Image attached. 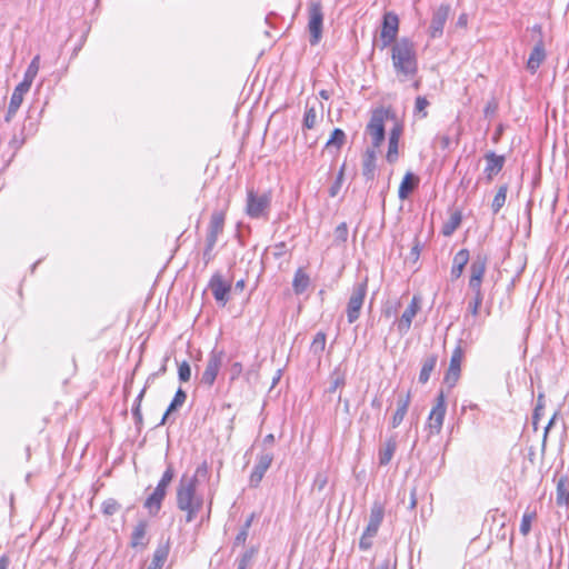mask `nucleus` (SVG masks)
<instances>
[{
  "instance_id": "obj_8",
  "label": "nucleus",
  "mask_w": 569,
  "mask_h": 569,
  "mask_svg": "<svg viewBox=\"0 0 569 569\" xmlns=\"http://www.w3.org/2000/svg\"><path fill=\"white\" fill-rule=\"evenodd\" d=\"M273 461V452L262 449L256 457V465L249 477V486L257 488Z\"/></svg>"
},
{
  "instance_id": "obj_17",
  "label": "nucleus",
  "mask_w": 569,
  "mask_h": 569,
  "mask_svg": "<svg viewBox=\"0 0 569 569\" xmlns=\"http://www.w3.org/2000/svg\"><path fill=\"white\" fill-rule=\"evenodd\" d=\"M31 86L20 82L13 90L10 102L8 106L7 114L4 117L6 122H10L19 110L24 94L30 90Z\"/></svg>"
},
{
  "instance_id": "obj_31",
  "label": "nucleus",
  "mask_w": 569,
  "mask_h": 569,
  "mask_svg": "<svg viewBox=\"0 0 569 569\" xmlns=\"http://www.w3.org/2000/svg\"><path fill=\"white\" fill-rule=\"evenodd\" d=\"M186 399H187V393L186 391H183L181 388H179L171 401V403L169 405L167 411L164 412L161 421L159 425H164L170 416L171 412L176 411L177 409H179L180 407H182V405L186 402Z\"/></svg>"
},
{
  "instance_id": "obj_16",
  "label": "nucleus",
  "mask_w": 569,
  "mask_h": 569,
  "mask_svg": "<svg viewBox=\"0 0 569 569\" xmlns=\"http://www.w3.org/2000/svg\"><path fill=\"white\" fill-rule=\"evenodd\" d=\"M420 302L421 300L418 296L412 297L411 302L398 320L397 330L399 333L405 335L410 330L412 320L420 310Z\"/></svg>"
},
{
  "instance_id": "obj_14",
  "label": "nucleus",
  "mask_w": 569,
  "mask_h": 569,
  "mask_svg": "<svg viewBox=\"0 0 569 569\" xmlns=\"http://www.w3.org/2000/svg\"><path fill=\"white\" fill-rule=\"evenodd\" d=\"M447 411L446 398L442 391L436 398V403L432 407L429 417L428 426L431 431L439 433L442 429L445 416Z\"/></svg>"
},
{
  "instance_id": "obj_49",
  "label": "nucleus",
  "mask_w": 569,
  "mask_h": 569,
  "mask_svg": "<svg viewBox=\"0 0 569 569\" xmlns=\"http://www.w3.org/2000/svg\"><path fill=\"white\" fill-rule=\"evenodd\" d=\"M328 485V476L325 472H318L312 483V490L322 491Z\"/></svg>"
},
{
  "instance_id": "obj_63",
  "label": "nucleus",
  "mask_w": 569,
  "mask_h": 569,
  "mask_svg": "<svg viewBox=\"0 0 569 569\" xmlns=\"http://www.w3.org/2000/svg\"><path fill=\"white\" fill-rule=\"evenodd\" d=\"M376 569H395L391 567L390 562L388 560L379 563Z\"/></svg>"
},
{
  "instance_id": "obj_45",
  "label": "nucleus",
  "mask_w": 569,
  "mask_h": 569,
  "mask_svg": "<svg viewBox=\"0 0 569 569\" xmlns=\"http://www.w3.org/2000/svg\"><path fill=\"white\" fill-rule=\"evenodd\" d=\"M472 291L475 293V297H473L472 301L469 302L468 310L470 311V313L472 316L476 317L479 313V309H480V306L483 300V295H482L481 290H472Z\"/></svg>"
},
{
  "instance_id": "obj_32",
  "label": "nucleus",
  "mask_w": 569,
  "mask_h": 569,
  "mask_svg": "<svg viewBox=\"0 0 569 569\" xmlns=\"http://www.w3.org/2000/svg\"><path fill=\"white\" fill-rule=\"evenodd\" d=\"M309 284H310L309 276L301 268H299L296 271L293 281H292V288H293L295 293L296 295L303 293L307 290V288L309 287Z\"/></svg>"
},
{
  "instance_id": "obj_29",
  "label": "nucleus",
  "mask_w": 569,
  "mask_h": 569,
  "mask_svg": "<svg viewBox=\"0 0 569 569\" xmlns=\"http://www.w3.org/2000/svg\"><path fill=\"white\" fill-rule=\"evenodd\" d=\"M438 361L437 355H429L422 361V367L419 373V382L427 383L430 379L431 372L435 370Z\"/></svg>"
},
{
  "instance_id": "obj_50",
  "label": "nucleus",
  "mask_w": 569,
  "mask_h": 569,
  "mask_svg": "<svg viewBox=\"0 0 569 569\" xmlns=\"http://www.w3.org/2000/svg\"><path fill=\"white\" fill-rule=\"evenodd\" d=\"M178 376L179 380L182 382H187L191 377V368L187 361H182L178 367Z\"/></svg>"
},
{
  "instance_id": "obj_62",
  "label": "nucleus",
  "mask_w": 569,
  "mask_h": 569,
  "mask_svg": "<svg viewBox=\"0 0 569 569\" xmlns=\"http://www.w3.org/2000/svg\"><path fill=\"white\" fill-rule=\"evenodd\" d=\"M397 312V308H392V307H387L385 310H383V313L386 317H391L393 315H396Z\"/></svg>"
},
{
  "instance_id": "obj_39",
  "label": "nucleus",
  "mask_w": 569,
  "mask_h": 569,
  "mask_svg": "<svg viewBox=\"0 0 569 569\" xmlns=\"http://www.w3.org/2000/svg\"><path fill=\"white\" fill-rule=\"evenodd\" d=\"M557 503L569 505V481L560 480L557 485Z\"/></svg>"
},
{
  "instance_id": "obj_64",
  "label": "nucleus",
  "mask_w": 569,
  "mask_h": 569,
  "mask_svg": "<svg viewBox=\"0 0 569 569\" xmlns=\"http://www.w3.org/2000/svg\"><path fill=\"white\" fill-rule=\"evenodd\" d=\"M8 566H9V560L7 557H1L0 558V569H8Z\"/></svg>"
},
{
  "instance_id": "obj_26",
  "label": "nucleus",
  "mask_w": 569,
  "mask_h": 569,
  "mask_svg": "<svg viewBox=\"0 0 569 569\" xmlns=\"http://www.w3.org/2000/svg\"><path fill=\"white\" fill-rule=\"evenodd\" d=\"M469 261V251L467 249L459 250L452 260L451 278L458 279L461 277L466 264Z\"/></svg>"
},
{
  "instance_id": "obj_42",
  "label": "nucleus",
  "mask_w": 569,
  "mask_h": 569,
  "mask_svg": "<svg viewBox=\"0 0 569 569\" xmlns=\"http://www.w3.org/2000/svg\"><path fill=\"white\" fill-rule=\"evenodd\" d=\"M146 393V387L139 392V395L136 398L134 406L132 408V416L136 420V425L140 426L142 425V413H141V402Z\"/></svg>"
},
{
  "instance_id": "obj_44",
  "label": "nucleus",
  "mask_w": 569,
  "mask_h": 569,
  "mask_svg": "<svg viewBox=\"0 0 569 569\" xmlns=\"http://www.w3.org/2000/svg\"><path fill=\"white\" fill-rule=\"evenodd\" d=\"M173 477H174V470H173L172 466L169 465L167 467L166 471L162 473V477L159 480L156 488H160V490H162L167 493V488L171 483Z\"/></svg>"
},
{
  "instance_id": "obj_46",
  "label": "nucleus",
  "mask_w": 569,
  "mask_h": 569,
  "mask_svg": "<svg viewBox=\"0 0 569 569\" xmlns=\"http://www.w3.org/2000/svg\"><path fill=\"white\" fill-rule=\"evenodd\" d=\"M335 242L338 244L345 243L348 239V227L346 222L337 226L333 232Z\"/></svg>"
},
{
  "instance_id": "obj_21",
  "label": "nucleus",
  "mask_w": 569,
  "mask_h": 569,
  "mask_svg": "<svg viewBox=\"0 0 569 569\" xmlns=\"http://www.w3.org/2000/svg\"><path fill=\"white\" fill-rule=\"evenodd\" d=\"M485 158L487 161L485 173L487 174L488 180H491L503 168L505 157L497 156L495 152L490 151L485 156Z\"/></svg>"
},
{
  "instance_id": "obj_19",
  "label": "nucleus",
  "mask_w": 569,
  "mask_h": 569,
  "mask_svg": "<svg viewBox=\"0 0 569 569\" xmlns=\"http://www.w3.org/2000/svg\"><path fill=\"white\" fill-rule=\"evenodd\" d=\"M401 132L402 129L400 126H395L389 132L388 151L386 154V159L389 163H395L398 160V147Z\"/></svg>"
},
{
  "instance_id": "obj_9",
  "label": "nucleus",
  "mask_w": 569,
  "mask_h": 569,
  "mask_svg": "<svg viewBox=\"0 0 569 569\" xmlns=\"http://www.w3.org/2000/svg\"><path fill=\"white\" fill-rule=\"evenodd\" d=\"M224 353L222 350L213 349L207 360L206 369L201 375L200 383L211 387L221 369Z\"/></svg>"
},
{
  "instance_id": "obj_3",
  "label": "nucleus",
  "mask_w": 569,
  "mask_h": 569,
  "mask_svg": "<svg viewBox=\"0 0 569 569\" xmlns=\"http://www.w3.org/2000/svg\"><path fill=\"white\" fill-rule=\"evenodd\" d=\"M388 118V112L383 109H376L372 111L370 120L366 127V134L370 137L371 147L369 149H379L386 139L385 122Z\"/></svg>"
},
{
  "instance_id": "obj_11",
  "label": "nucleus",
  "mask_w": 569,
  "mask_h": 569,
  "mask_svg": "<svg viewBox=\"0 0 569 569\" xmlns=\"http://www.w3.org/2000/svg\"><path fill=\"white\" fill-rule=\"evenodd\" d=\"M399 29V19L392 12L383 16L382 28L380 32L381 49L392 46L397 40Z\"/></svg>"
},
{
  "instance_id": "obj_48",
  "label": "nucleus",
  "mask_w": 569,
  "mask_h": 569,
  "mask_svg": "<svg viewBox=\"0 0 569 569\" xmlns=\"http://www.w3.org/2000/svg\"><path fill=\"white\" fill-rule=\"evenodd\" d=\"M429 106V101L425 97H417L415 102V113H418L421 116V118L427 117V107Z\"/></svg>"
},
{
  "instance_id": "obj_30",
  "label": "nucleus",
  "mask_w": 569,
  "mask_h": 569,
  "mask_svg": "<svg viewBox=\"0 0 569 569\" xmlns=\"http://www.w3.org/2000/svg\"><path fill=\"white\" fill-rule=\"evenodd\" d=\"M418 183V178L415 177L413 173L411 172H408L400 186H399V190H398V196L400 199L405 200L408 198V196L410 194V192L415 189V187L417 186Z\"/></svg>"
},
{
  "instance_id": "obj_47",
  "label": "nucleus",
  "mask_w": 569,
  "mask_h": 569,
  "mask_svg": "<svg viewBox=\"0 0 569 569\" xmlns=\"http://www.w3.org/2000/svg\"><path fill=\"white\" fill-rule=\"evenodd\" d=\"M346 164L343 163L338 172V176L336 178V181L332 183V186L329 188V196L335 198L338 196L341 184L343 181V173H345Z\"/></svg>"
},
{
  "instance_id": "obj_61",
  "label": "nucleus",
  "mask_w": 569,
  "mask_h": 569,
  "mask_svg": "<svg viewBox=\"0 0 569 569\" xmlns=\"http://www.w3.org/2000/svg\"><path fill=\"white\" fill-rule=\"evenodd\" d=\"M244 286H246L244 280H243V279H240V280H238V281L236 282V284H234V288H233V289H234V291H239V292H241V291L244 289Z\"/></svg>"
},
{
  "instance_id": "obj_20",
  "label": "nucleus",
  "mask_w": 569,
  "mask_h": 569,
  "mask_svg": "<svg viewBox=\"0 0 569 569\" xmlns=\"http://www.w3.org/2000/svg\"><path fill=\"white\" fill-rule=\"evenodd\" d=\"M383 516L385 508L382 503H380L379 501H375L370 509L369 522L366 527L369 533H378L379 527L383 520Z\"/></svg>"
},
{
  "instance_id": "obj_27",
  "label": "nucleus",
  "mask_w": 569,
  "mask_h": 569,
  "mask_svg": "<svg viewBox=\"0 0 569 569\" xmlns=\"http://www.w3.org/2000/svg\"><path fill=\"white\" fill-rule=\"evenodd\" d=\"M166 495L167 493L160 490V488H154L153 492L146 499L144 508L148 509L150 515H157L159 512Z\"/></svg>"
},
{
  "instance_id": "obj_18",
  "label": "nucleus",
  "mask_w": 569,
  "mask_h": 569,
  "mask_svg": "<svg viewBox=\"0 0 569 569\" xmlns=\"http://www.w3.org/2000/svg\"><path fill=\"white\" fill-rule=\"evenodd\" d=\"M449 6L441 4L433 13L431 23H430V36L432 38H438L442 34L443 27L448 19L449 14Z\"/></svg>"
},
{
  "instance_id": "obj_55",
  "label": "nucleus",
  "mask_w": 569,
  "mask_h": 569,
  "mask_svg": "<svg viewBox=\"0 0 569 569\" xmlns=\"http://www.w3.org/2000/svg\"><path fill=\"white\" fill-rule=\"evenodd\" d=\"M248 532L246 529H241L238 535L236 536L234 538V545L236 546H239V545H244L247 538H248Z\"/></svg>"
},
{
  "instance_id": "obj_41",
  "label": "nucleus",
  "mask_w": 569,
  "mask_h": 569,
  "mask_svg": "<svg viewBox=\"0 0 569 569\" xmlns=\"http://www.w3.org/2000/svg\"><path fill=\"white\" fill-rule=\"evenodd\" d=\"M317 123V111L315 106L307 103L303 116V128L313 129Z\"/></svg>"
},
{
  "instance_id": "obj_57",
  "label": "nucleus",
  "mask_w": 569,
  "mask_h": 569,
  "mask_svg": "<svg viewBox=\"0 0 569 569\" xmlns=\"http://www.w3.org/2000/svg\"><path fill=\"white\" fill-rule=\"evenodd\" d=\"M497 110V103L495 101L488 102V104L485 108V114L490 116L493 114Z\"/></svg>"
},
{
  "instance_id": "obj_38",
  "label": "nucleus",
  "mask_w": 569,
  "mask_h": 569,
  "mask_svg": "<svg viewBox=\"0 0 569 569\" xmlns=\"http://www.w3.org/2000/svg\"><path fill=\"white\" fill-rule=\"evenodd\" d=\"M327 337L326 333L320 331L317 332L313 337V340L310 346V351L316 356H321L326 348Z\"/></svg>"
},
{
  "instance_id": "obj_22",
  "label": "nucleus",
  "mask_w": 569,
  "mask_h": 569,
  "mask_svg": "<svg viewBox=\"0 0 569 569\" xmlns=\"http://www.w3.org/2000/svg\"><path fill=\"white\" fill-rule=\"evenodd\" d=\"M377 150L367 149L362 157V176L366 180H373L376 174Z\"/></svg>"
},
{
  "instance_id": "obj_59",
  "label": "nucleus",
  "mask_w": 569,
  "mask_h": 569,
  "mask_svg": "<svg viewBox=\"0 0 569 569\" xmlns=\"http://www.w3.org/2000/svg\"><path fill=\"white\" fill-rule=\"evenodd\" d=\"M231 371H232V375H233V376L241 373V371H242V365H241L240 362H234V363L231 366Z\"/></svg>"
},
{
  "instance_id": "obj_51",
  "label": "nucleus",
  "mask_w": 569,
  "mask_h": 569,
  "mask_svg": "<svg viewBox=\"0 0 569 569\" xmlns=\"http://www.w3.org/2000/svg\"><path fill=\"white\" fill-rule=\"evenodd\" d=\"M377 533L375 532H371L369 533L367 529H365L361 538H360V541H359V548L361 550H368L371 548L372 546V539L376 537Z\"/></svg>"
},
{
  "instance_id": "obj_23",
  "label": "nucleus",
  "mask_w": 569,
  "mask_h": 569,
  "mask_svg": "<svg viewBox=\"0 0 569 569\" xmlns=\"http://www.w3.org/2000/svg\"><path fill=\"white\" fill-rule=\"evenodd\" d=\"M410 391H408L405 396H399L397 400V410L391 419L392 428H397L403 421V418L407 415L408 408L410 406Z\"/></svg>"
},
{
  "instance_id": "obj_4",
  "label": "nucleus",
  "mask_w": 569,
  "mask_h": 569,
  "mask_svg": "<svg viewBox=\"0 0 569 569\" xmlns=\"http://www.w3.org/2000/svg\"><path fill=\"white\" fill-rule=\"evenodd\" d=\"M308 30L310 32V44H318L322 37L323 11L318 0H311L308 4Z\"/></svg>"
},
{
  "instance_id": "obj_52",
  "label": "nucleus",
  "mask_w": 569,
  "mask_h": 569,
  "mask_svg": "<svg viewBox=\"0 0 569 569\" xmlns=\"http://www.w3.org/2000/svg\"><path fill=\"white\" fill-rule=\"evenodd\" d=\"M543 410V395H539L537 399V406L533 411V425H537L538 419L541 416V412Z\"/></svg>"
},
{
  "instance_id": "obj_7",
  "label": "nucleus",
  "mask_w": 569,
  "mask_h": 569,
  "mask_svg": "<svg viewBox=\"0 0 569 569\" xmlns=\"http://www.w3.org/2000/svg\"><path fill=\"white\" fill-rule=\"evenodd\" d=\"M367 295V283H356L352 288L351 296L347 303V319L349 323H353L360 317V312Z\"/></svg>"
},
{
  "instance_id": "obj_10",
  "label": "nucleus",
  "mask_w": 569,
  "mask_h": 569,
  "mask_svg": "<svg viewBox=\"0 0 569 569\" xmlns=\"http://www.w3.org/2000/svg\"><path fill=\"white\" fill-rule=\"evenodd\" d=\"M532 31L538 33V40L532 48L527 61V69L530 73H536L541 63L546 60V49L542 39V28L540 24H535Z\"/></svg>"
},
{
  "instance_id": "obj_36",
  "label": "nucleus",
  "mask_w": 569,
  "mask_h": 569,
  "mask_svg": "<svg viewBox=\"0 0 569 569\" xmlns=\"http://www.w3.org/2000/svg\"><path fill=\"white\" fill-rule=\"evenodd\" d=\"M507 191H508L507 184H502L499 187V189L492 200V203H491V209L495 214L498 213L500 211V209L505 206L506 199H507Z\"/></svg>"
},
{
  "instance_id": "obj_15",
  "label": "nucleus",
  "mask_w": 569,
  "mask_h": 569,
  "mask_svg": "<svg viewBox=\"0 0 569 569\" xmlns=\"http://www.w3.org/2000/svg\"><path fill=\"white\" fill-rule=\"evenodd\" d=\"M463 358V350L461 346H457L451 355L449 368L445 375L443 382L449 387L452 388L456 386L460 378V371H461V361Z\"/></svg>"
},
{
  "instance_id": "obj_58",
  "label": "nucleus",
  "mask_w": 569,
  "mask_h": 569,
  "mask_svg": "<svg viewBox=\"0 0 569 569\" xmlns=\"http://www.w3.org/2000/svg\"><path fill=\"white\" fill-rule=\"evenodd\" d=\"M417 506V497H416V489L413 488L410 492V503L409 508L412 510Z\"/></svg>"
},
{
  "instance_id": "obj_13",
  "label": "nucleus",
  "mask_w": 569,
  "mask_h": 569,
  "mask_svg": "<svg viewBox=\"0 0 569 569\" xmlns=\"http://www.w3.org/2000/svg\"><path fill=\"white\" fill-rule=\"evenodd\" d=\"M212 296L218 305L224 307L229 301V293L231 291V284L227 282L221 273L216 272L208 284Z\"/></svg>"
},
{
  "instance_id": "obj_24",
  "label": "nucleus",
  "mask_w": 569,
  "mask_h": 569,
  "mask_svg": "<svg viewBox=\"0 0 569 569\" xmlns=\"http://www.w3.org/2000/svg\"><path fill=\"white\" fill-rule=\"evenodd\" d=\"M147 522L146 521H139L133 530H132V533H131V540H130V546L132 548H146L147 545H148V539H147Z\"/></svg>"
},
{
  "instance_id": "obj_33",
  "label": "nucleus",
  "mask_w": 569,
  "mask_h": 569,
  "mask_svg": "<svg viewBox=\"0 0 569 569\" xmlns=\"http://www.w3.org/2000/svg\"><path fill=\"white\" fill-rule=\"evenodd\" d=\"M461 220L462 214L460 211L452 212L449 219L443 223L441 233L445 237H450L459 228Z\"/></svg>"
},
{
  "instance_id": "obj_2",
  "label": "nucleus",
  "mask_w": 569,
  "mask_h": 569,
  "mask_svg": "<svg viewBox=\"0 0 569 569\" xmlns=\"http://www.w3.org/2000/svg\"><path fill=\"white\" fill-rule=\"evenodd\" d=\"M391 61L400 81L413 78L418 72V59L415 43L401 38L391 46Z\"/></svg>"
},
{
  "instance_id": "obj_37",
  "label": "nucleus",
  "mask_w": 569,
  "mask_h": 569,
  "mask_svg": "<svg viewBox=\"0 0 569 569\" xmlns=\"http://www.w3.org/2000/svg\"><path fill=\"white\" fill-rule=\"evenodd\" d=\"M345 140H346V133L341 129L336 128L332 131L330 139L326 143V148L327 149L336 148V150H339L343 146Z\"/></svg>"
},
{
  "instance_id": "obj_28",
  "label": "nucleus",
  "mask_w": 569,
  "mask_h": 569,
  "mask_svg": "<svg viewBox=\"0 0 569 569\" xmlns=\"http://www.w3.org/2000/svg\"><path fill=\"white\" fill-rule=\"evenodd\" d=\"M170 550L169 541L160 543L154 550L152 561L148 569H161L168 558Z\"/></svg>"
},
{
  "instance_id": "obj_35",
  "label": "nucleus",
  "mask_w": 569,
  "mask_h": 569,
  "mask_svg": "<svg viewBox=\"0 0 569 569\" xmlns=\"http://www.w3.org/2000/svg\"><path fill=\"white\" fill-rule=\"evenodd\" d=\"M39 67H40V57L36 56L31 60L30 64L28 66L26 72H24V76H23V80L21 82L32 86L34 78L38 74Z\"/></svg>"
},
{
  "instance_id": "obj_40",
  "label": "nucleus",
  "mask_w": 569,
  "mask_h": 569,
  "mask_svg": "<svg viewBox=\"0 0 569 569\" xmlns=\"http://www.w3.org/2000/svg\"><path fill=\"white\" fill-rule=\"evenodd\" d=\"M536 519V511L532 510H527L523 516H522V519H521V522H520V532L522 536H528L530 530H531V522Z\"/></svg>"
},
{
  "instance_id": "obj_53",
  "label": "nucleus",
  "mask_w": 569,
  "mask_h": 569,
  "mask_svg": "<svg viewBox=\"0 0 569 569\" xmlns=\"http://www.w3.org/2000/svg\"><path fill=\"white\" fill-rule=\"evenodd\" d=\"M287 252V246L284 242H279L277 243L274 247H273V251H272V254L274 256V258H281L282 256H284Z\"/></svg>"
},
{
  "instance_id": "obj_54",
  "label": "nucleus",
  "mask_w": 569,
  "mask_h": 569,
  "mask_svg": "<svg viewBox=\"0 0 569 569\" xmlns=\"http://www.w3.org/2000/svg\"><path fill=\"white\" fill-rule=\"evenodd\" d=\"M345 385V378L340 375H336L333 378H332V382H331V386L329 388V392H333L337 388L341 387Z\"/></svg>"
},
{
  "instance_id": "obj_34",
  "label": "nucleus",
  "mask_w": 569,
  "mask_h": 569,
  "mask_svg": "<svg viewBox=\"0 0 569 569\" xmlns=\"http://www.w3.org/2000/svg\"><path fill=\"white\" fill-rule=\"evenodd\" d=\"M257 553H258V549L254 547H251L250 549L242 552L236 559L237 569H249L252 566L253 559Z\"/></svg>"
},
{
  "instance_id": "obj_43",
  "label": "nucleus",
  "mask_w": 569,
  "mask_h": 569,
  "mask_svg": "<svg viewBox=\"0 0 569 569\" xmlns=\"http://www.w3.org/2000/svg\"><path fill=\"white\" fill-rule=\"evenodd\" d=\"M121 508V505L113 498L106 499L101 505V511L104 516H113Z\"/></svg>"
},
{
  "instance_id": "obj_60",
  "label": "nucleus",
  "mask_w": 569,
  "mask_h": 569,
  "mask_svg": "<svg viewBox=\"0 0 569 569\" xmlns=\"http://www.w3.org/2000/svg\"><path fill=\"white\" fill-rule=\"evenodd\" d=\"M556 413L552 416V418L549 420L548 425L546 426L545 428V435H543V441H546V438H547V435L551 428V426L553 425L555 420H556Z\"/></svg>"
},
{
  "instance_id": "obj_12",
  "label": "nucleus",
  "mask_w": 569,
  "mask_h": 569,
  "mask_svg": "<svg viewBox=\"0 0 569 569\" xmlns=\"http://www.w3.org/2000/svg\"><path fill=\"white\" fill-rule=\"evenodd\" d=\"M488 257L485 253H477L470 266L469 287L471 290H481L482 279L487 269Z\"/></svg>"
},
{
  "instance_id": "obj_56",
  "label": "nucleus",
  "mask_w": 569,
  "mask_h": 569,
  "mask_svg": "<svg viewBox=\"0 0 569 569\" xmlns=\"http://www.w3.org/2000/svg\"><path fill=\"white\" fill-rule=\"evenodd\" d=\"M273 443H274V436L272 433H269L263 438V442H262L263 449L270 450V448L273 446Z\"/></svg>"
},
{
  "instance_id": "obj_25",
  "label": "nucleus",
  "mask_w": 569,
  "mask_h": 569,
  "mask_svg": "<svg viewBox=\"0 0 569 569\" xmlns=\"http://www.w3.org/2000/svg\"><path fill=\"white\" fill-rule=\"evenodd\" d=\"M396 449H397V440L395 437H390L379 448V452H378L379 465L387 466L391 461V459L396 452Z\"/></svg>"
},
{
  "instance_id": "obj_5",
  "label": "nucleus",
  "mask_w": 569,
  "mask_h": 569,
  "mask_svg": "<svg viewBox=\"0 0 569 569\" xmlns=\"http://www.w3.org/2000/svg\"><path fill=\"white\" fill-rule=\"evenodd\" d=\"M271 197L269 193H257L252 189L247 193L246 212L250 218L259 219L268 214Z\"/></svg>"
},
{
  "instance_id": "obj_6",
  "label": "nucleus",
  "mask_w": 569,
  "mask_h": 569,
  "mask_svg": "<svg viewBox=\"0 0 569 569\" xmlns=\"http://www.w3.org/2000/svg\"><path fill=\"white\" fill-rule=\"evenodd\" d=\"M224 214L222 212H213L210 219L208 234L206 240V248L203 251V259L208 263L212 258V250L217 243L218 237L223 231Z\"/></svg>"
},
{
  "instance_id": "obj_1",
  "label": "nucleus",
  "mask_w": 569,
  "mask_h": 569,
  "mask_svg": "<svg viewBox=\"0 0 569 569\" xmlns=\"http://www.w3.org/2000/svg\"><path fill=\"white\" fill-rule=\"evenodd\" d=\"M208 475L207 462L197 467L194 475H183L177 487V507L186 512V521L191 522L196 519L203 507V497L197 492L200 478Z\"/></svg>"
}]
</instances>
